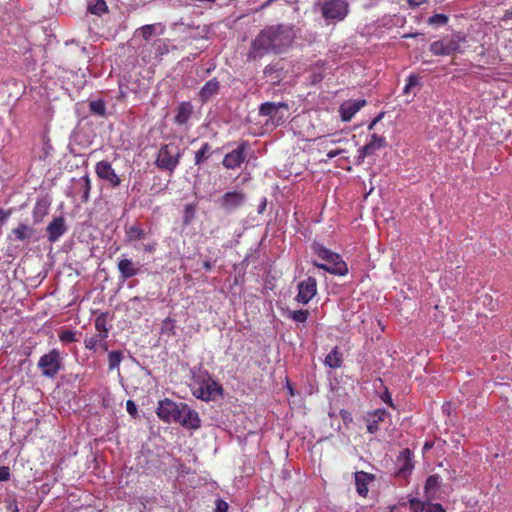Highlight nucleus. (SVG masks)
<instances>
[{
	"instance_id": "nucleus-1",
	"label": "nucleus",
	"mask_w": 512,
	"mask_h": 512,
	"mask_svg": "<svg viewBox=\"0 0 512 512\" xmlns=\"http://www.w3.org/2000/svg\"><path fill=\"white\" fill-rule=\"evenodd\" d=\"M294 38L295 33L291 25L266 26L252 40L247 59H261L269 53L280 54L292 44Z\"/></svg>"
},
{
	"instance_id": "nucleus-39",
	"label": "nucleus",
	"mask_w": 512,
	"mask_h": 512,
	"mask_svg": "<svg viewBox=\"0 0 512 512\" xmlns=\"http://www.w3.org/2000/svg\"><path fill=\"white\" fill-rule=\"evenodd\" d=\"M426 505L427 503H424L416 498L409 500V508L411 512H425Z\"/></svg>"
},
{
	"instance_id": "nucleus-25",
	"label": "nucleus",
	"mask_w": 512,
	"mask_h": 512,
	"mask_svg": "<svg viewBox=\"0 0 512 512\" xmlns=\"http://www.w3.org/2000/svg\"><path fill=\"white\" fill-rule=\"evenodd\" d=\"M213 154L212 147L208 142L201 145V148L195 152V165L200 166L207 161Z\"/></svg>"
},
{
	"instance_id": "nucleus-28",
	"label": "nucleus",
	"mask_w": 512,
	"mask_h": 512,
	"mask_svg": "<svg viewBox=\"0 0 512 512\" xmlns=\"http://www.w3.org/2000/svg\"><path fill=\"white\" fill-rule=\"evenodd\" d=\"M342 353L338 347H334L325 358V364L330 368H339L342 365Z\"/></svg>"
},
{
	"instance_id": "nucleus-7",
	"label": "nucleus",
	"mask_w": 512,
	"mask_h": 512,
	"mask_svg": "<svg viewBox=\"0 0 512 512\" xmlns=\"http://www.w3.org/2000/svg\"><path fill=\"white\" fill-rule=\"evenodd\" d=\"M324 19L342 21L349 14V4L346 0H325L321 6Z\"/></svg>"
},
{
	"instance_id": "nucleus-17",
	"label": "nucleus",
	"mask_w": 512,
	"mask_h": 512,
	"mask_svg": "<svg viewBox=\"0 0 512 512\" xmlns=\"http://www.w3.org/2000/svg\"><path fill=\"white\" fill-rule=\"evenodd\" d=\"M193 114V105L189 101L181 102L174 116V123L178 126L186 125Z\"/></svg>"
},
{
	"instance_id": "nucleus-36",
	"label": "nucleus",
	"mask_w": 512,
	"mask_h": 512,
	"mask_svg": "<svg viewBox=\"0 0 512 512\" xmlns=\"http://www.w3.org/2000/svg\"><path fill=\"white\" fill-rule=\"evenodd\" d=\"M91 180L88 175H85L82 177V185H81V191H82V201L88 202L90 198V192H91Z\"/></svg>"
},
{
	"instance_id": "nucleus-59",
	"label": "nucleus",
	"mask_w": 512,
	"mask_h": 512,
	"mask_svg": "<svg viewBox=\"0 0 512 512\" xmlns=\"http://www.w3.org/2000/svg\"><path fill=\"white\" fill-rule=\"evenodd\" d=\"M504 17L506 19H512V6L505 11Z\"/></svg>"
},
{
	"instance_id": "nucleus-12",
	"label": "nucleus",
	"mask_w": 512,
	"mask_h": 512,
	"mask_svg": "<svg viewBox=\"0 0 512 512\" xmlns=\"http://www.w3.org/2000/svg\"><path fill=\"white\" fill-rule=\"evenodd\" d=\"M117 269L120 274V279L126 281L132 277H135L141 273V265L139 262L133 261L126 255H122L117 263Z\"/></svg>"
},
{
	"instance_id": "nucleus-33",
	"label": "nucleus",
	"mask_w": 512,
	"mask_h": 512,
	"mask_svg": "<svg viewBox=\"0 0 512 512\" xmlns=\"http://www.w3.org/2000/svg\"><path fill=\"white\" fill-rule=\"evenodd\" d=\"M122 360H123V353L121 351H110L108 353L109 370H114L116 368H119Z\"/></svg>"
},
{
	"instance_id": "nucleus-50",
	"label": "nucleus",
	"mask_w": 512,
	"mask_h": 512,
	"mask_svg": "<svg viewBox=\"0 0 512 512\" xmlns=\"http://www.w3.org/2000/svg\"><path fill=\"white\" fill-rule=\"evenodd\" d=\"M406 2L408 3V6L411 9H415V8L421 6L422 4L427 3L428 0H406Z\"/></svg>"
},
{
	"instance_id": "nucleus-42",
	"label": "nucleus",
	"mask_w": 512,
	"mask_h": 512,
	"mask_svg": "<svg viewBox=\"0 0 512 512\" xmlns=\"http://www.w3.org/2000/svg\"><path fill=\"white\" fill-rule=\"evenodd\" d=\"M346 152H347V150L344 148L332 149V150L328 151V153L326 155L327 159H324L323 162H327L328 160H330L338 155H341L343 153H346Z\"/></svg>"
},
{
	"instance_id": "nucleus-14",
	"label": "nucleus",
	"mask_w": 512,
	"mask_h": 512,
	"mask_svg": "<svg viewBox=\"0 0 512 512\" xmlns=\"http://www.w3.org/2000/svg\"><path fill=\"white\" fill-rule=\"evenodd\" d=\"M181 412L179 413V420H175V423H179L181 426L187 429L196 430L201 426V420L198 413L191 409L186 403L180 406Z\"/></svg>"
},
{
	"instance_id": "nucleus-11",
	"label": "nucleus",
	"mask_w": 512,
	"mask_h": 512,
	"mask_svg": "<svg viewBox=\"0 0 512 512\" xmlns=\"http://www.w3.org/2000/svg\"><path fill=\"white\" fill-rule=\"evenodd\" d=\"M95 173L100 179L106 181L112 188L120 186L122 182L121 178L115 172L111 163L106 160H102L96 163Z\"/></svg>"
},
{
	"instance_id": "nucleus-56",
	"label": "nucleus",
	"mask_w": 512,
	"mask_h": 512,
	"mask_svg": "<svg viewBox=\"0 0 512 512\" xmlns=\"http://www.w3.org/2000/svg\"><path fill=\"white\" fill-rule=\"evenodd\" d=\"M10 216V211H5L0 209V224L6 221V219Z\"/></svg>"
},
{
	"instance_id": "nucleus-26",
	"label": "nucleus",
	"mask_w": 512,
	"mask_h": 512,
	"mask_svg": "<svg viewBox=\"0 0 512 512\" xmlns=\"http://www.w3.org/2000/svg\"><path fill=\"white\" fill-rule=\"evenodd\" d=\"M95 329L102 340H106L108 338L109 328L107 326V313H101L96 317Z\"/></svg>"
},
{
	"instance_id": "nucleus-55",
	"label": "nucleus",
	"mask_w": 512,
	"mask_h": 512,
	"mask_svg": "<svg viewBox=\"0 0 512 512\" xmlns=\"http://www.w3.org/2000/svg\"><path fill=\"white\" fill-rule=\"evenodd\" d=\"M383 113H380L378 116H376L368 125V129L372 130L374 129L375 125L382 119Z\"/></svg>"
},
{
	"instance_id": "nucleus-38",
	"label": "nucleus",
	"mask_w": 512,
	"mask_h": 512,
	"mask_svg": "<svg viewBox=\"0 0 512 512\" xmlns=\"http://www.w3.org/2000/svg\"><path fill=\"white\" fill-rule=\"evenodd\" d=\"M59 340L64 344H69L72 342H75L76 339V332L72 330H63L59 332L58 334Z\"/></svg>"
},
{
	"instance_id": "nucleus-6",
	"label": "nucleus",
	"mask_w": 512,
	"mask_h": 512,
	"mask_svg": "<svg viewBox=\"0 0 512 512\" xmlns=\"http://www.w3.org/2000/svg\"><path fill=\"white\" fill-rule=\"evenodd\" d=\"M37 367L40 369L42 376L51 379L55 378L63 368L59 350L52 349L42 355L37 363Z\"/></svg>"
},
{
	"instance_id": "nucleus-34",
	"label": "nucleus",
	"mask_w": 512,
	"mask_h": 512,
	"mask_svg": "<svg viewBox=\"0 0 512 512\" xmlns=\"http://www.w3.org/2000/svg\"><path fill=\"white\" fill-rule=\"evenodd\" d=\"M439 487V476L438 475H430L425 482V492L427 495H431L435 493V491Z\"/></svg>"
},
{
	"instance_id": "nucleus-53",
	"label": "nucleus",
	"mask_w": 512,
	"mask_h": 512,
	"mask_svg": "<svg viewBox=\"0 0 512 512\" xmlns=\"http://www.w3.org/2000/svg\"><path fill=\"white\" fill-rule=\"evenodd\" d=\"M340 415H341V418L343 420L344 423H348V422H351L352 421V417H351V414L346 411V410H341L340 411Z\"/></svg>"
},
{
	"instance_id": "nucleus-15",
	"label": "nucleus",
	"mask_w": 512,
	"mask_h": 512,
	"mask_svg": "<svg viewBox=\"0 0 512 512\" xmlns=\"http://www.w3.org/2000/svg\"><path fill=\"white\" fill-rule=\"evenodd\" d=\"M47 238L48 241L54 243L66 233L67 227L65 225V219L62 216L55 217L47 226Z\"/></svg>"
},
{
	"instance_id": "nucleus-41",
	"label": "nucleus",
	"mask_w": 512,
	"mask_h": 512,
	"mask_svg": "<svg viewBox=\"0 0 512 512\" xmlns=\"http://www.w3.org/2000/svg\"><path fill=\"white\" fill-rule=\"evenodd\" d=\"M448 22V16L445 14H434L428 19L429 24L445 25Z\"/></svg>"
},
{
	"instance_id": "nucleus-18",
	"label": "nucleus",
	"mask_w": 512,
	"mask_h": 512,
	"mask_svg": "<svg viewBox=\"0 0 512 512\" xmlns=\"http://www.w3.org/2000/svg\"><path fill=\"white\" fill-rule=\"evenodd\" d=\"M219 90H220V82L217 80V78L214 77V78L208 80L199 91V94H198L199 101L201 103H206L213 96L218 94Z\"/></svg>"
},
{
	"instance_id": "nucleus-29",
	"label": "nucleus",
	"mask_w": 512,
	"mask_h": 512,
	"mask_svg": "<svg viewBox=\"0 0 512 512\" xmlns=\"http://www.w3.org/2000/svg\"><path fill=\"white\" fill-rule=\"evenodd\" d=\"M368 474L364 472H360L356 474L355 484L356 490L360 496L365 497L368 493Z\"/></svg>"
},
{
	"instance_id": "nucleus-37",
	"label": "nucleus",
	"mask_w": 512,
	"mask_h": 512,
	"mask_svg": "<svg viewBox=\"0 0 512 512\" xmlns=\"http://www.w3.org/2000/svg\"><path fill=\"white\" fill-rule=\"evenodd\" d=\"M99 342H103V340L101 339V337H99V335H95V336H91V337H86L84 339V346L86 349L88 350H91V351H96L97 350V347H98V344Z\"/></svg>"
},
{
	"instance_id": "nucleus-35",
	"label": "nucleus",
	"mask_w": 512,
	"mask_h": 512,
	"mask_svg": "<svg viewBox=\"0 0 512 512\" xmlns=\"http://www.w3.org/2000/svg\"><path fill=\"white\" fill-rule=\"evenodd\" d=\"M309 317V311L308 310H294L288 312V318L292 319L293 321L297 323H305Z\"/></svg>"
},
{
	"instance_id": "nucleus-45",
	"label": "nucleus",
	"mask_w": 512,
	"mask_h": 512,
	"mask_svg": "<svg viewBox=\"0 0 512 512\" xmlns=\"http://www.w3.org/2000/svg\"><path fill=\"white\" fill-rule=\"evenodd\" d=\"M228 509H229V505L226 501H224L222 499H218L216 501L215 512H227Z\"/></svg>"
},
{
	"instance_id": "nucleus-13",
	"label": "nucleus",
	"mask_w": 512,
	"mask_h": 512,
	"mask_svg": "<svg viewBox=\"0 0 512 512\" xmlns=\"http://www.w3.org/2000/svg\"><path fill=\"white\" fill-rule=\"evenodd\" d=\"M245 202V194L240 191L226 192L219 199V206L224 211L231 213L240 208Z\"/></svg>"
},
{
	"instance_id": "nucleus-16",
	"label": "nucleus",
	"mask_w": 512,
	"mask_h": 512,
	"mask_svg": "<svg viewBox=\"0 0 512 512\" xmlns=\"http://www.w3.org/2000/svg\"><path fill=\"white\" fill-rule=\"evenodd\" d=\"M366 104L365 100H352L347 101L343 103L340 108L339 112L341 115V119L344 122L350 121L354 115Z\"/></svg>"
},
{
	"instance_id": "nucleus-9",
	"label": "nucleus",
	"mask_w": 512,
	"mask_h": 512,
	"mask_svg": "<svg viewBox=\"0 0 512 512\" xmlns=\"http://www.w3.org/2000/svg\"><path fill=\"white\" fill-rule=\"evenodd\" d=\"M249 148L247 141L239 143L236 149L227 153L222 161V165L226 169L234 170L239 168L246 161V151Z\"/></svg>"
},
{
	"instance_id": "nucleus-21",
	"label": "nucleus",
	"mask_w": 512,
	"mask_h": 512,
	"mask_svg": "<svg viewBox=\"0 0 512 512\" xmlns=\"http://www.w3.org/2000/svg\"><path fill=\"white\" fill-rule=\"evenodd\" d=\"M280 108L288 109V105L285 103H274V102H265L261 104L259 108V114L262 116L269 117L272 121H274L277 117Z\"/></svg>"
},
{
	"instance_id": "nucleus-57",
	"label": "nucleus",
	"mask_w": 512,
	"mask_h": 512,
	"mask_svg": "<svg viewBox=\"0 0 512 512\" xmlns=\"http://www.w3.org/2000/svg\"><path fill=\"white\" fill-rule=\"evenodd\" d=\"M98 347H100L103 351H108V343L106 340H103V342H99Z\"/></svg>"
},
{
	"instance_id": "nucleus-48",
	"label": "nucleus",
	"mask_w": 512,
	"mask_h": 512,
	"mask_svg": "<svg viewBox=\"0 0 512 512\" xmlns=\"http://www.w3.org/2000/svg\"><path fill=\"white\" fill-rule=\"evenodd\" d=\"M154 46H157V50L159 51L160 55L168 52L167 45L165 44L164 40H162V39L156 40L154 42Z\"/></svg>"
},
{
	"instance_id": "nucleus-58",
	"label": "nucleus",
	"mask_w": 512,
	"mask_h": 512,
	"mask_svg": "<svg viewBox=\"0 0 512 512\" xmlns=\"http://www.w3.org/2000/svg\"><path fill=\"white\" fill-rule=\"evenodd\" d=\"M203 267L206 271H210L212 269V263L209 260L204 261Z\"/></svg>"
},
{
	"instance_id": "nucleus-23",
	"label": "nucleus",
	"mask_w": 512,
	"mask_h": 512,
	"mask_svg": "<svg viewBox=\"0 0 512 512\" xmlns=\"http://www.w3.org/2000/svg\"><path fill=\"white\" fill-rule=\"evenodd\" d=\"M386 145V140L384 137L379 136L376 133L371 135L370 141L363 146L364 154H373L376 150H379Z\"/></svg>"
},
{
	"instance_id": "nucleus-5",
	"label": "nucleus",
	"mask_w": 512,
	"mask_h": 512,
	"mask_svg": "<svg viewBox=\"0 0 512 512\" xmlns=\"http://www.w3.org/2000/svg\"><path fill=\"white\" fill-rule=\"evenodd\" d=\"M180 149L176 144H164L159 149L155 164L159 169L173 172L180 161Z\"/></svg>"
},
{
	"instance_id": "nucleus-30",
	"label": "nucleus",
	"mask_w": 512,
	"mask_h": 512,
	"mask_svg": "<svg viewBox=\"0 0 512 512\" xmlns=\"http://www.w3.org/2000/svg\"><path fill=\"white\" fill-rule=\"evenodd\" d=\"M12 233L16 240L24 241L32 236L33 230L26 224H19L12 230Z\"/></svg>"
},
{
	"instance_id": "nucleus-49",
	"label": "nucleus",
	"mask_w": 512,
	"mask_h": 512,
	"mask_svg": "<svg viewBox=\"0 0 512 512\" xmlns=\"http://www.w3.org/2000/svg\"><path fill=\"white\" fill-rule=\"evenodd\" d=\"M156 242H151L143 245V251L148 254H153L156 251Z\"/></svg>"
},
{
	"instance_id": "nucleus-44",
	"label": "nucleus",
	"mask_w": 512,
	"mask_h": 512,
	"mask_svg": "<svg viewBox=\"0 0 512 512\" xmlns=\"http://www.w3.org/2000/svg\"><path fill=\"white\" fill-rule=\"evenodd\" d=\"M10 476V468L7 466H0V482L8 481Z\"/></svg>"
},
{
	"instance_id": "nucleus-43",
	"label": "nucleus",
	"mask_w": 512,
	"mask_h": 512,
	"mask_svg": "<svg viewBox=\"0 0 512 512\" xmlns=\"http://www.w3.org/2000/svg\"><path fill=\"white\" fill-rule=\"evenodd\" d=\"M329 137L331 138L330 140H328L326 137L324 139V141L322 142V144H325V147L327 148L328 147V143H331V144H337V143H341L343 141L345 142H348V140H345V139H342L340 137H337L336 134H331L329 135Z\"/></svg>"
},
{
	"instance_id": "nucleus-22",
	"label": "nucleus",
	"mask_w": 512,
	"mask_h": 512,
	"mask_svg": "<svg viewBox=\"0 0 512 512\" xmlns=\"http://www.w3.org/2000/svg\"><path fill=\"white\" fill-rule=\"evenodd\" d=\"M124 230L126 243H133L135 241L143 240L146 236L144 229L141 228L138 223L125 225Z\"/></svg>"
},
{
	"instance_id": "nucleus-54",
	"label": "nucleus",
	"mask_w": 512,
	"mask_h": 512,
	"mask_svg": "<svg viewBox=\"0 0 512 512\" xmlns=\"http://www.w3.org/2000/svg\"><path fill=\"white\" fill-rule=\"evenodd\" d=\"M382 400L388 404L390 407H394V404H393V401H392V398H391V395L388 391H386L384 393V395L382 396Z\"/></svg>"
},
{
	"instance_id": "nucleus-3",
	"label": "nucleus",
	"mask_w": 512,
	"mask_h": 512,
	"mask_svg": "<svg viewBox=\"0 0 512 512\" xmlns=\"http://www.w3.org/2000/svg\"><path fill=\"white\" fill-rule=\"evenodd\" d=\"M466 43V37L460 33H454L430 44V51L435 56H448L461 53L462 45Z\"/></svg>"
},
{
	"instance_id": "nucleus-20",
	"label": "nucleus",
	"mask_w": 512,
	"mask_h": 512,
	"mask_svg": "<svg viewBox=\"0 0 512 512\" xmlns=\"http://www.w3.org/2000/svg\"><path fill=\"white\" fill-rule=\"evenodd\" d=\"M397 463L399 465L398 474L407 475L413 470V454L410 449L406 448L402 450L397 457Z\"/></svg>"
},
{
	"instance_id": "nucleus-51",
	"label": "nucleus",
	"mask_w": 512,
	"mask_h": 512,
	"mask_svg": "<svg viewBox=\"0 0 512 512\" xmlns=\"http://www.w3.org/2000/svg\"><path fill=\"white\" fill-rule=\"evenodd\" d=\"M418 82V78L416 76L410 75L407 80V84L404 88V92H408L409 88L414 86Z\"/></svg>"
},
{
	"instance_id": "nucleus-27",
	"label": "nucleus",
	"mask_w": 512,
	"mask_h": 512,
	"mask_svg": "<svg viewBox=\"0 0 512 512\" xmlns=\"http://www.w3.org/2000/svg\"><path fill=\"white\" fill-rule=\"evenodd\" d=\"M157 28H160L163 31V28L160 23L144 25L136 30L135 34L140 35L144 40H150L155 34H157Z\"/></svg>"
},
{
	"instance_id": "nucleus-2",
	"label": "nucleus",
	"mask_w": 512,
	"mask_h": 512,
	"mask_svg": "<svg viewBox=\"0 0 512 512\" xmlns=\"http://www.w3.org/2000/svg\"><path fill=\"white\" fill-rule=\"evenodd\" d=\"M313 251L319 259L325 263L313 261V265L322 269L330 274L345 276L348 273V266L342 257L321 244H313Z\"/></svg>"
},
{
	"instance_id": "nucleus-40",
	"label": "nucleus",
	"mask_w": 512,
	"mask_h": 512,
	"mask_svg": "<svg viewBox=\"0 0 512 512\" xmlns=\"http://www.w3.org/2000/svg\"><path fill=\"white\" fill-rule=\"evenodd\" d=\"M195 211H196V208L194 205L188 204L185 206L184 216H183V221L185 224H189L192 221V219L194 218V215H195Z\"/></svg>"
},
{
	"instance_id": "nucleus-47",
	"label": "nucleus",
	"mask_w": 512,
	"mask_h": 512,
	"mask_svg": "<svg viewBox=\"0 0 512 512\" xmlns=\"http://www.w3.org/2000/svg\"><path fill=\"white\" fill-rule=\"evenodd\" d=\"M126 410L127 412L132 416V417H136L137 415V407H136V404L134 403V401L132 400H128L126 402Z\"/></svg>"
},
{
	"instance_id": "nucleus-10",
	"label": "nucleus",
	"mask_w": 512,
	"mask_h": 512,
	"mask_svg": "<svg viewBox=\"0 0 512 512\" xmlns=\"http://www.w3.org/2000/svg\"><path fill=\"white\" fill-rule=\"evenodd\" d=\"M297 289L298 293L295 300L299 304H308L317 294L316 278L309 276L307 279L300 281L297 285Z\"/></svg>"
},
{
	"instance_id": "nucleus-8",
	"label": "nucleus",
	"mask_w": 512,
	"mask_h": 512,
	"mask_svg": "<svg viewBox=\"0 0 512 512\" xmlns=\"http://www.w3.org/2000/svg\"><path fill=\"white\" fill-rule=\"evenodd\" d=\"M185 403L183 402H175L169 398H165L158 402L157 406V416L166 423L174 422L175 420H179V413L181 412L180 406H183Z\"/></svg>"
},
{
	"instance_id": "nucleus-32",
	"label": "nucleus",
	"mask_w": 512,
	"mask_h": 512,
	"mask_svg": "<svg viewBox=\"0 0 512 512\" xmlns=\"http://www.w3.org/2000/svg\"><path fill=\"white\" fill-rule=\"evenodd\" d=\"M91 113L104 117L106 115V104L102 99L94 100L89 103Z\"/></svg>"
},
{
	"instance_id": "nucleus-31",
	"label": "nucleus",
	"mask_w": 512,
	"mask_h": 512,
	"mask_svg": "<svg viewBox=\"0 0 512 512\" xmlns=\"http://www.w3.org/2000/svg\"><path fill=\"white\" fill-rule=\"evenodd\" d=\"M88 11L97 16H101L105 13H108V6L105 0H97L94 4L88 6Z\"/></svg>"
},
{
	"instance_id": "nucleus-46",
	"label": "nucleus",
	"mask_w": 512,
	"mask_h": 512,
	"mask_svg": "<svg viewBox=\"0 0 512 512\" xmlns=\"http://www.w3.org/2000/svg\"><path fill=\"white\" fill-rule=\"evenodd\" d=\"M425 512H445L444 508L441 504H431L427 503Z\"/></svg>"
},
{
	"instance_id": "nucleus-19",
	"label": "nucleus",
	"mask_w": 512,
	"mask_h": 512,
	"mask_svg": "<svg viewBox=\"0 0 512 512\" xmlns=\"http://www.w3.org/2000/svg\"><path fill=\"white\" fill-rule=\"evenodd\" d=\"M389 413L385 409H376L368 413L367 418V431L370 434H375L379 430V423L383 422Z\"/></svg>"
},
{
	"instance_id": "nucleus-60",
	"label": "nucleus",
	"mask_w": 512,
	"mask_h": 512,
	"mask_svg": "<svg viewBox=\"0 0 512 512\" xmlns=\"http://www.w3.org/2000/svg\"><path fill=\"white\" fill-rule=\"evenodd\" d=\"M418 35H420V33H406L402 37L403 38H414V37H417Z\"/></svg>"
},
{
	"instance_id": "nucleus-24",
	"label": "nucleus",
	"mask_w": 512,
	"mask_h": 512,
	"mask_svg": "<svg viewBox=\"0 0 512 512\" xmlns=\"http://www.w3.org/2000/svg\"><path fill=\"white\" fill-rule=\"evenodd\" d=\"M49 202L45 199H40L36 202L33 209V220L35 223H41L49 211Z\"/></svg>"
},
{
	"instance_id": "nucleus-4",
	"label": "nucleus",
	"mask_w": 512,
	"mask_h": 512,
	"mask_svg": "<svg viewBox=\"0 0 512 512\" xmlns=\"http://www.w3.org/2000/svg\"><path fill=\"white\" fill-rule=\"evenodd\" d=\"M191 389L196 398L206 402L215 400L223 392L222 386L209 375L196 379Z\"/></svg>"
},
{
	"instance_id": "nucleus-52",
	"label": "nucleus",
	"mask_w": 512,
	"mask_h": 512,
	"mask_svg": "<svg viewBox=\"0 0 512 512\" xmlns=\"http://www.w3.org/2000/svg\"><path fill=\"white\" fill-rule=\"evenodd\" d=\"M371 154H364L363 152V147H361L359 150H358V155L356 157V164H361L363 163L364 159L367 157V156H370Z\"/></svg>"
}]
</instances>
